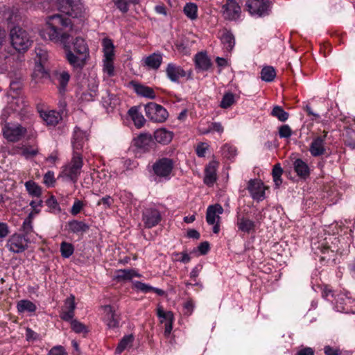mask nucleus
Returning <instances> with one entry per match:
<instances>
[{
  "label": "nucleus",
  "mask_w": 355,
  "mask_h": 355,
  "mask_svg": "<svg viewBox=\"0 0 355 355\" xmlns=\"http://www.w3.org/2000/svg\"><path fill=\"white\" fill-rule=\"evenodd\" d=\"M72 30L71 20L60 15L50 17L47 27L42 31V35L54 42H60L64 46L66 58L69 63L76 69H82L85 65L87 57L77 56L70 49L69 32Z\"/></svg>",
  "instance_id": "f257e3e1"
},
{
  "label": "nucleus",
  "mask_w": 355,
  "mask_h": 355,
  "mask_svg": "<svg viewBox=\"0 0 355 355\" xmlns=\"http://www.w3.org/2000/svg\"><path fill=\"white\" fill-rule=\"evenodd\" d=\"M83 166V160L81 153L73 151L71 161L63 167L62 175L76 183L81 173Z\"/></svg>",
  "instance_id": "f03ea898"
},
{
  "label": "nucleus",
  "mask_w": 355,
  "mask_h": 355,
  "mask_svg": "<svg viewBox=\"0 0 355 355\" xmlns=\"http://www.w3.org/2000/svg\"><path fill=\"white\" fill-rule=\"evenodd\" d=\"M10 36L12 46L19 52L27 51L33 42L28 33L19 26L12 28Z\"/></svg>",
  "instance_id": "7ed1b4c3"
},
{
  "label": "nucleus",
  "mask_w": 355,
  "mask_h": 355,
  "mask_svg": "<svg viewBox=\"0 0 355 355\" xmlns=\"http://www.w3.org/2000/svg\"><path fill=\"white\" fill-rule=\"evenodd\" d=\"M244 10L252 16L263 17L270 15L271 3L269 0H246Z\"/></svg>",
  "instance_id": "20e7f679"
},
{
  "label": "nucleus",
  "mask_w": 355,
  "mask_h": 355,
  "mask_svg": "<svg viewBox=\"0 0 355 355\" xmlns=\"http://www.w3.org/2000/svg\"><path fill=\"white\" fill-rule=\"evenodd\" d=\"M58 8L62 12L74 18L81 17L85 12L80 0H59Z\"/></svg>",
  "instance_id": "39448f33"
},
{
  "label": "nucleus",
  "mask_w": 355,
  "mask_h": 355,
  "mask_svg": "<svg viewBox=\"0 0 355 355\" xmlns=\"http://www.w3.org/2000/svg\"><path fill=\"white\" fill-rule=\"evenodd\" d=\"M174 161L172 159L163 157L158 159L152 166L153 172L159 178L168 180L174 168Z\"/></svg>",
  "instance_id": "423d86ee"
},
{
  "label": "nucleus",
  "mask_w": 355,
  "mask_h": 355,
  "mask_svg": "<svg viewBox=\"0 0 355 355\" xmlns=\"http://www.w3.org/2000/svg\"><path fill=\"white\" fill-rule=\"evenodd\" d=\"M145 112L150 121L157 123L164 122L168 116L167 110L163 106L153 102L145 105Z\"/></svg>",
  "instance_id": "0eeeda50"
},
{
  "label": "nucleus",
  "mask_w": 355,
  "mask_h": 355,
  "mask_svg": "<svg viewBox=\"0 0 355 355\" xmlns=\"http://www.w3.org/2000/svg\"><path fill=\"white\" fill-rule=\"evenodd\" d=\"M30 238H26L21 234L15 233L7 240L6 247L11 252L19 254L28 248Z\"/></svg>",
  "instance_id": "6e6552de"
},
{
  "label": "nucleus",
  "mask_w": 355,
  "mask_h": 355,
  "mask_svg": "<svg viewBox=\"0 0 355 355\" xmlns=\"http://www.w3.org/2000/svg\"><path fill=\"white\" fill-rule=\"evenodd\" d=\"M2 132L8 141L17 142L26 133V128L19 124L7 123L3 127Z\"/></svg>",
  "instance_id": "1a4fd4ad"
},
{
  "label": "nucleus",
  "mask_w": 355,
  "mask_h": 355,
  "mask_svg": "<svg viewBox=\"0 0 355 355\" xmlns=\"http://www.w3.org/2000/svg\"><path fill=\"white\" fill-rule=\"evenodd\" d=\"M241 10L235 0H227L222 6L223 16L227 20H236L240 17Z\"/></svg>",
  "instance_id": "9d476101"
},
{
  "label": "nucleus",
  "mask_w": 355,
  "mask_h": 355,
  "mask_svg": "<svg viewBox=\"0 0 355 355\" xmlns=\"http://www.w3.org/2000/svg\"><path fill=\"white\" fill-rule=\"evenodd\" d=\"M162 220L160 212L154 208L146 209L142 215V220L146 228L156 226Z\"/></svg>",
  "instance_id": "9b49d317"
},
{
  "label": "nucleus",
  "mask_w": 355,
  "mask_h": 355,
  "mask_svg": "<svg viewBox=\"0 0 355 355\" xmlns=\"http://www.w3.org/2000/svg\"><path fill=\"white\" fill-rule=\"evenodd\" d=\"M252 198L257 201H261L265 198L266 187L259 180H250L247 187Z\"/></svg>",
  "instance_id": "f8f14e48"
},
{
  "label": "nucleus",
  "mask_w": 355,
  "mask_h": 355,
  "mask_svg": "<svg viewBox=\"0 0 355 355\" xmlns=\"http://www.w3.org/2000/svg\"><path fill=\"white\" fill-rule=\"evenodd\" d=\"M328 132L323 131V135L318 136L313 139L309 148L310 153L313 157H318L325 153L324 141Z\"/></svg>",
  "instance_id": "ddd939ff"
},
{
  "label": "nucleus",
  "mask_w": 355,
  "mask_h": 355,
  "mask_svg": "<svg viewBox=\"0 0 355 355\" xmlns=\"http://www.w3.org/2000/svg\"><path fill=\"white\" fill-rule=\"evenodd\" d=\"M89 133L87 131L82 130L80 128L76 127L73 132L72 139V146L73 151L80 152L85 143L88 140Z\"/></svg>",
  "instance_id": "4468645a"
},
{
  "label": "nucleus",
  "mask_w": 355,
  "mask_h": 355,
  "mask_svg": "<svg viewBox=\"0 0 355 355\" xmlns=\"http://www.w3.org/2000/svg\"><path fill=\"white\" fill-rule=\"evenodd\" d=\"M166 73L167 77L174 83H178L180 78L186 76L185 71L180 67L173 63L168 64Z\"/></svg>",
  "instance_id": "2eb2a0df"
},
{
  "label": "nucleus",
  "mask_w": 355,
  "mask_h": 355,
  "mask_svg": "<svg viewBox=\"0 0 355 355\" xmlns=\"http://www.w3.org/2000/svg\"><path fill=\"white\" fill-rule=\"evenodd\" d=\"M236 225L239 231L247 234L254 232L256 228L254 221L241 215L236 216Z\"/></svg>",
  "instance_id": "dca6fc26"
},
{
  "label": "nucleus",
  "mask_w": 355,
  "mask_h": 355,
  "mask_svg": "<svg viewBox=\"0 0 355 355\" xmlns=\"http://www.w3.org/2000/svg\"><path fill=\"white\" fill-rule=\"evenodd\" d=\"M134 141L135 146L137 148L141 149L144 151L149 150L154 145L153 137L151 135L148 133L140 134L136 139H135Z\"/></svg>",
  "instance_id": "f3484780"
},
{
  "label": "nucleus",
  "mask_w": 355,
  "mask_h": 355,
  "mask_svg": "<svg viewBox=\"0 0 355 355\" xmlns=\"http://www.w3.org/2000/svg\"><path fill=\"white\" fill-rule=\"evenodd\" d=\"M217 163L210 162L205 170L204 183L209 187L212 186L217 180Z\"/></svg>",
  "instance_id": "a211bd4d"
},
{
  "label": "nucleus",
  "mask_w": 355,
  "mask_h": 355,
  "mask_svg": "<svg viewBox=\"0 0 355 355\" xmlns=\"http://www.w3.org/2000/svg\"><path fill=\"white\" fill-rule=\"evenodd\" d=\"M223 212V208L219 204L210 205L207 209L206 220L208 224L214 225L216 222V219L219 220V214H222Z\"/></svg>",
  "instance_id": "6ab92c4d"
},
{
  "label": "nucleus",
  "mask_w": 355,
  "mask_h": 355,
  "mask_svg": "<svg viewBox=\"0 0 355 355\" xmlns=\"http://www.w3.org/2000/svg\"><path fill=\"white\" fill-rule=\"evenodd\" d=\"M104 320L109 328H115L119 327V317L115 313L111 306L107 305L104 306Z\"/></svg>",
  "instance_id": "aec40b11"
},
{
  "label": "nucleus",
  "mask_w": 355,
  "mask_h": 355,
  "mask_svg": "<svg viewBox=\"0 0 355 355\" xmlns=\"http://www.w3.org/2000/svg\"><path fill=\"white\" fill-rule=\"evenodd\" d=\"M40 116L48 125L55 126L62 119L61 114L55 110L40 112Z\"/></svg>",
  "instance_id": "412c9836"
},
{
  "label": "nucleus",
  "mask_w": 355,
  "mask_h": 355,
  "mask_svg": "<svg viewBox=\"0 0 355 355\" xmlns=\"http://www.w3.org/2000/svg\"><path fill=\"white\" fill-rule=\"evenodd\" d=\"M173 134L172 132L165 128L157 129L154 132L155 140L162 144H168L173 139Z\"/></svg>",
  "instance_id": "4be33fe9"
},
{
  "label": "nucleus",
  "mask_w": 355,
  "mask_h": 355,
  "mask_svg": "<svg viewBox=\"0 0 355 355\" xmlns=\"http://www.w3.org/2000/svg\"><path fill=\"white\" fill-rule=\"evenodd\" d=\"M145 66L151 69H158L162 62V55L159 53H154L144 59Z\"/></svg>",
  "instance_id": "5701e85b"
},
{
  "label": "nucleus",
  "mask_w": 355,
  "mask_h": 355,
  "mask_svg": "<svg viewBox=\"0 0 355 355\" xmlns=\"http://www.w3.org/2000/svg\"><path fill=\"white\" fill-rule=\"evenodd\" d=\"M294 170L298 176L302 178H307L310 174L309 167L301 159H297L293 163Z\"/></svg>",
  "instance_id": "b1692460"
},
{
  "label": "nucleus",
  "mask_w": 355,
  "mask_h": 355,
  "mask_svg": "<svg viewBox=\"0 0 355 355\" xmlns=\"http://www.w3.org/2000/svg\"><path fill=\"white\" fill-rule=\"evenodd\" d=\"M74 51L80 55L87 57L89 49L83 38L78 37L73 42Z\"/></svg>",
  "instance_id": "393cba45"
},
{
  "label": "nucleus",
  "mask_w": 355,
  "mask_h": 355,
  "mask_svg": "<svg viewBox=\"0 0 355 355\" xmlns=\"http://www.w3.org/2000/svg\"><path fill=\"white\" fill-rule=\"evenodd\" d=\"M220 40L226 51H231L233 49L235 45V40L231 32L227 30L223 31L220 36Z\"/></svg>",
  "instance_id": "a878e982"
},
{
  "label": "nucleus",
  "mask_w": 355,
  "mask_h": 355,
  "mask_svg": "<svg viewBox=\"0 0 355 355\" xmlns=\"http://www.w3.org/2000/svg\"><path fill=\"white\" fill-rule=\"evenodd\" d=\"M10 87L14 92L20 90L23 86V76L21 72L10 73Z\"/></svg>",
  "instance_id": "bb28decb"
},
{
  "label": "nucleus",
  "mask_w": 355,
  "mask_h": 355,
  "mask_svg": "<svg viewBox=\"0 0 355 355\" xmlns=\"http://www.w3.org/2000/svg\"><path fill=\"white\" fill-rule=\"evenodd\" d=\"M20 231L22 232V234H21L22 236L26 238L31 239V234L34 232L32 214H28V216L24 220L20 227Z\"/></svg>",
  "instance_id": "cd10ccee"
},
{
  "label": "nucleus",
  "mask_w": 355,
  "mask_h": 355,
  "mask_svg": "<svg viewBox=\"0 0 355 355\" xmlns=\"http://www.w3.org/2000/svg\"><path fill=\"white\" fill-rule=\"evenodd\" d=\"M69 230L74 233H83L89 230V226L83 221L73 220L68 223Z\"/></svg>",
  "instance_id": "c85d7f7f"
},
{
  "label": "nucleus",
  "mask_w": 355,
  "mask_h": 355,
  "mask_svg": "<svg viewBox=\"0 0 355 355\" xmlns=\"http://www.w3.org/2000/svg\"><path fill=\"white\" fill-rule=\"evenodd\" d=\"M134 89L135 92L143 97L154 99L155 98V94L154 90L147 86H144L140 84H134Z\"/></svg>",
  "instance_id": "c756f323"
},
{
  "label": "nucleus",
  "mask_w": 355,
  "mask_h": 355,
  "mask_svg": "<svg viewBox=\"0 0 355 355\" xmlns=\"http://www.w3.org/2000/svg\"><path fill=\"white\" fill-rule=\"evenodd\" d=\"M128 114L132 118V121H134L135 125L137 128H140L144 125L146 119H144L142 114L138 111L137 107H131L128 111Z\"/></svg>",
  "instance_id": "7c9ffc66"
},
{
  "label": "nucleus",
  "mask_w": 355,
  "mask_h": 355,
  "mask_svg": "<svg viewBox=\"0 0 355 355\" xmlns=\"http://www.w3.org/2000/svg\"><path fill=\"white\" fill-rule=\"evenodd\" d=\"M141 275L138 274L134 270H118L116 271V275L114 276V279L117 281H125L130 280L133 277H140Z\"/></svg>",
  "instance_id": "2f4dec72"
},
{
  "label": "nucleus",
  "mask_w": 355,
  "mask_h": 355,
  "mask_svg": "<svg viewBox=\"0 0 355 355\" xmlns=\"http://www.w3.org/2000/svg\"><path fill=\"white\" fill-rule=\"evenodd\" d=\"M195 61L196 66L204 71L207 70L211 64L210 59L203 53L196 54Z\"/></svg>",
  "instance_id": "473e14b6"
},
{
  "label": "nucleus",
  "mask_w": 355,
  "mask_h": 355,
  "mask_svg": "<svg viewBox=\"0 0 355 355\" xmlns=\"http://www.w3.org/2000/svg\"><path fill=\"white\" fill-rule=\"evenodd\" d=\"M17 311L19 313L29 312L33 313L36 311V305L28 300H22L17 302Z\"/></svg>",
  "instance_id": "72a5a7b5"
},
{
  "label": "nucleus",
  "mask_w": 355,
  "mask_h": 355,
  "mask_svg": "<svg viewBox=\"0 0 355 355\" xmlns=\"http://www.w3.org/2000/svg\"><path fill=\"white\" fill-rule=\"evenodd\" d=\"M334 300L336 304V308L338 311H347V309L345 307V305L347 304V302H350V297H348L347 294H338L336 295Z\"/></svg>",
  "instance_id": "f704fd0d"
},
{
  "label": "nucleus",
  "mask_w": 355,
  "mask_h": 355,
  "mask_svg": "<svg viewBox=\"0 0 355 355\" xmlns=\"http://www.w3.org/2000/svg\"><path fill=\"white\" fill-rule=\"evenodd\" d=\"M134 341V336L132 335H127L125 336L118 344V346L116 349V352L117 354L122 353L125 349L129 347H131L132 343Z\"/></svg>",
  "instance_id": "c9c22d12"
},
{
  "label": "nucleus",
  "mask_w": 355,
  "mask_h": 355,
  "mask_svg": "<svg viewBox=\"0 0 355 355\" xmlns=\"http://www.w3.org/2000/svg\"><path fill=\"white\" fill-rule=\"evenodd\" d=\"M276 76L275 69L270 66L264 67L261 71V78L266 82H272Z\"/></svg>",
  "instance_id": "e433bc0d"
},
{
  "label": "nucleus",
  "mask_w": 355,
  "mask_h": 355,
  "mask_svg": "<svg viewBox=\"0 0 355 355\" xmlns=\"http://www.w3.org/2000/svg\"><path fill=\"white\" fill-rule=\"evenodd\" d=\"M185 15L191 20L198 17V6L194 3H187L183 9Z\"/></svg>",
  "instance_id": "4c0bfd02"
},
{
  "label": "nucleus",
  "mask_w": 355,
  "mask_h": 355,
  "mask_svg": "<svg viewBox=\"0 0 355 355\" xmlns=\"http://www.w3.org/2000/svg\"><path fill=\"white\" fill-rule=\"evenodd\" d=\"M221 154L225 158L232 159L236 155L237 150L235 146L225 144L221 147Z\"/></svg>",
  "instance_id": "58836bf2"
},
{
  "label": "nucleus",
  "mask_w": 355,
  "mask_h": 355,
  "mask_svg": "<svg viewBox=\"0 0 355 355\" xmlns=\"http://www.w3.org/2000/svg\"><path fill=\"white\" fill-rule=\"evenodd\" d=\"M116 8L123 13H125L129 10L130 4H137L139 0H112Z\"/></svg>",
  "instance_id": "ea45409f"
},
{
  "label": "nucleus",
  "mask_w": 355,
  "mask_h": 355,
  "mask_svg": "<svg viewBox=\"0 0 355 355\" xmlns=\"http://www.w3.org/2000/svg\"><path fill=\"white\" fill-rule=\"evenodd\" d=\"M270 114L278 119L279 121L282 122L286 121L289 116V114L284 110V109L279 105H275L273 107Z\"/></svg>",
  "instance_id": "a19ab883"
},
{
  "label": "nucleus",
  "mask_w": 355,
  "mask_h": 355,
  "mask_svg": "<svg viewBox=\"0 0 355 355\" xmlns=\"http://www.w3.org/2000/svg\"><path fill=\"white\" fill-rule=\"evenodd\" d=\"M25 187L28 193L33 196L39 197L42 194V189L33 181H28L25 183Z\"/></svg>",
  "instance_id": "79ce46f5"
},
{
  "label": "nucleus",
  "mask_w": 355,
  "mask_h": 355,
  "mask_svg": "<svg viewBox=\"0 0 355 355\" xmlns=\"http://www.w3.org/2000/svg\"><path fill=\"white\" fill-rule=\"evenodd\" d=\"M74 252L73 245L71 243L63 241L60 245L61 255L64 258H69Z\"/></svg>",
  "instance_id": "37998d69"
},
{
  "label": "nucleus",
  "mask_w": 355,
  "mask_h": 355,
  "mask_svg": "<svg viewBox=\"0 0 355 355\" xmlns=\"http://www.w3.org/2000/svg\"><path fill=\"white\" fill-rule=\"evenodd\" d=\"M103 46L105 58L110 59L114 56V45L111 40L104 39L103 40Z\"/></svg>",
  "instance_id": "c03bdc74"
},
{
  "label": "nucleus",
  "mask_w": 355,
  "mask_h": 355,
  "mask_svg": "<svg viewBox=\"0 0 355 355\" xmlns=\"http://www.w3.org/2000/svg\"><path fill=\"white\" fill-rule=\"evenodd\" d=\"M157 316L161 319L162 323L166 322H173L174 317L171 311L165 312L162 306L157 308Z\"/></svg>",
  "instance_id": "a18cd8bd"
},
{
  "label": "nucleus",
  "mask_w": 355,
  "mask_h": 355,
  "mask_svg": "<svg viewBox=\"0 0 355 355\" xmlns=\"http://www.w3.org/2000/svg\"><path fill=\"white\" fill-rule=\"evenodd\" d=\"M234 95L232 93L228 92L224 94L220 106L222 108L227 109L234 103Z\"/></svg>",
  "instance_id": "49530a36"
},
{
  "label": "nucleus",
  "mask_w": 355,
  "mask_h": 355,
  "mask_svg": "<svg viewBox=\"0 0 355 355\" xmlns=\"http://www.w3.org/2000/svg\"><path fill=\"white\" fill-rule=\"evenodd\" d=\"M69 79L70 75L67 71H62L58 75V80L60 85V92L65 91V88L69 81Z\"/></svg>",
  "instance_id": "de8ad7c7"
},
{
  "label": "nucleus",
  "mask_w": 355,
  "mask_h": 355,
  "mask_svg": "<svg viewBox=\"0 0 355 355\" xmlns=\"http://www.w3.org/2000/svg\"><path fill=\"white\" fill-rule=\"evenodd\" d=\"M322 296L324 299L334 302L335 297L333 290L328 285H324L322 289Z\"/></svg>",
  "instance_id": "09e8293b"
},
{
  "label": "nucleus",
  "mask_w": 355,
  "mask_h": 355,
  "mask_svg": "<svg viewBox=\"0 0 355 355\" xmlns=\"http://www.w3.org/2000/svg\"><path fill=\"white\" fill-rule=\"evenodd\" d=\"M76 309L75 297L71 295L70 297H67L64 301V305L62 310H67L69 311L74 312Z\"/></svg>",
  "instance_id": "8fccbe9b"
},
{
  "label": "nucleus",
  "mask_w": 355,
  "mask_h": 355,
  "mask_svg": "<svg viewBox=\"0 0 355 355\" xmlns=\"http://www.w3.org/2000/svg\"><path fill=\"white\" fill-rule=\"evenodd\" d=\"M113 57H111L110 59L108 58H105L104 60V67L103 70L105 71L109 76H112L114 75V66L112 63Z\"/></svg>",
  "instance_id": "3c124183"
},
{
  "label": "nucleus",
  "mask_w": 355,
  "mask_h": 355,
  "mask_svg": "<svg viewBox=\"0 0 355 355\" xmlns=\"http://www.w3.org/2000/svg\"><path fill=\"white\" fill-rule=\"evenodd\" d=\"M71 327L73 331L78 334L87 331L86 327L76 320H72L71 321Z\"/></svg>",
  "instance_id": "603ef678"
},
{
  "label": "nucleus",
  "mask_w": 355,
  "mask_h": 355,
  "mask_svg": "<svg viewBox=\"0 0 355 355\" xmlns=\"http://www.w3.org/2000/svg\"><path fill=\"white\" fill-rule=\"evenodd\" d=\"M38 153L37 148L31 146H24L22 148L21 155L26 158H30L35 156Z\"/></svg>",
  "instance_id": "864d4df0"
},
{
  "label": "nucleus",
  "mask_w": 355,
  "mask_h": 355,
  "mask_svg": "<svg viewBox=\"0 0 355 355\" xmlns=\"http://www.w3.org/2000/svg\"><path fill=\"white\" fill-rule=\"evenodd\" d=\"M134 287L144 293H149L153 289V286L139 281L134 282Z\"/></svg>",
  "instance_id": "5fc2aeb1"
},
{
  "label": "nucleus",
  "mask_w": 355,
  "mask_h": 355,
  "mask_svg": "<svg viewBox=\"0 0 355 355\" xmlns=\"http://www.w3.org/2000/svg\"><path fill=\"white\" fill-rule=\"evenodd\" d=\"M55 179L54 177V173L53 171H48L44 175V183L48 187H51L54 186Z\"/></svg>",
  "instance_id": "6e6d98bb"
},
{
  "label": "nucleus",
  "mask_w": 355,
  "mask_h": 355,
  "mask_svg": "<svg viewBox=\"0 0 355 355\" xmlns=\"http://www.w3.org/2000/svg\"><path fill=\"white\" fill-rule=\"evenodd\" d=\"M279 135L281 138H289L292 135V130L288 125H283L279 128Z\"/></svg>",
  "instance_id": "4d7b16f0"
},
{
  "label": "nucleus",
  "mask_w": 355,
  "mask_h": 355,
  "mask_svg": "<svg viewBox=\"0 0 355 355\" xmlns=\"http://www.w3.org/2000/svg\"><path fill=\"white\" fill-rule=\"evenodd\" d=\"M114 203V200L110 196H105V197L102 198L99 201L97 202V205H103V209H107L111 207V205Z\"/></svg>",
  "instance_id": "13d9d810"
},
{
  "label": "nucleus",
  "mask_w": 355,
  "mask_h": 355,
  "mask_svg": "<svg viewBox=\"0 0 355 355\" xmlns=\"http://www.w3.org/2000/svg\"><path fill=\"white\" fill-rule=\"evenodd\" d=\"M173 256L176 257L177 261L182 262L184 263H187L191 261L190 256L186 252H183L181 253L174 252L173 254Z\"/></svg>",
  "instance_id": "bf43d9fd"
},
{
  "label": "nucleus",
  "mask_w": 355,
  "mask_h": 355,
  "mask_svg": "<svg viewBox=\"0 0 355 355\" xmlns=\"http://www.w3.org/2000/svg\"><path fill=\"white\" fill-rule=\"evenodd\" d=\"M10 234V228L7 223L0 222V241H2Z\"/></svg>",
  "instance_id": "052dcab7"
},
{
  "label": "nucleus",
  "mask_w": 355,
  "mask_h": 355,
  "mask_svg": "<svg viewBox=\"0 0 355 355\" xmlns=\"http://www.w3.org/2000/svg\"><path fill=\"white\" fill-rule=\"evenodd\" d=\"M83 207L84 204L82 201L79 200H76L73 202V205L71 209L70 212L73 216H76L80 212Z\"/></svg>",
  "instance_id": "680f3d73"
},
{
  "label": "nucleus",
  "mask_w": 355,
  "mask_h": 355,
  "mask_svg": "<svg viewBox=\"0 0 355 355\" xmlns=\"http://www.w3.org/2000/svg\"><path fill=\"white\" fill-rule=\"evenodd\" d=\"M211 131H215V132L221 133L223 132V127L220 123H218V122L211 123L209 125V129L207 131L204 132V133H208Z\"/></svg>",
  "instance_id": "e2e57ef3"
},
{
  "label": "nucleus",
  "mask_w": 355,
  "mask_h": 355,
  "mask_svg": "<svg viewBox=\"0 0 355 355\" xmlns=\"http://www.w3.org/2000/svg\"><path fill=\"white\" fill-rule=\"evenodd\" d=\"M48 355H67L64 347L62 346H57L53 347L49 352Z\"/></svg>",
  "instance_id": "0e129e2a"
},
{
  "label": "nucleus",
  "mask_w": 355,
  "mask_h": 355,
  "mask_svg": "<svg viewBox=\"0 0 355 355\" xmlns=\"http://www.w3.org/2000/svg\"><path fill=\"white\" fill-rule=\"evenodd\" d=\"M207 149V146L205 144H204V143L199 144L196 148V154L200 157H205Z\"/></svg>",
  "instance_id": "69168bd1"
},
{
  "label": "nucleus",
  "mask_w": 355,
  "mask_h": 355,
  "mask_svg": "<svg viewBox=\"0 0 355 355\" xmlns=\"http://www.w3.org/2000/svg\"><path fill=\"white\" fill-rule=\"evenodd\" d=\"M202 269V265L199 263L196 265L190 272V277L191 279H196V277H198L200 272H201Z\"/></svg>",
  "instance_id": "338daca9"
},
{
  "label": "nucleus",
  "mask_w": 355,
  "mask_h": 355,
  "mask_svg": "<svg viewBox=\"0 0 355 355\" xmlns=\"http://www.w3.org/2000/svg\"><path fill=\"white\" fill-rule=\"evenodd\" d=\"M74 317V312L67 310H62L60 318L65 321L72 320Z\"/></svg>",
  "instance_id": "774afa93"
}]
</instances>
